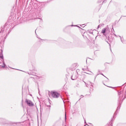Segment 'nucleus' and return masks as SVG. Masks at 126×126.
Returning a JSON list of instances; mask_svg holds the SVG:
<instances>
[{"mask_svg": "<svg viewBox=\"0 0 126 126\" xmlns=\"http://www.w3.org/2000/svg\"><path fill=\"white\" fill-rule=\"evenodd\" d=\"M0 58H1V59H3V56H1V57H0Z\"/></svg>", "mask_w": 126, "mask_h": 126, "instance_id": "6", "label": "nucleus"}, {"mask_svg": "<svg viewBox=\"0 0 126 126\" xmlns=\"http://www.w3.org/2000/svg\"><path fill=\"white\" fill-rule=\"evenodd\" d=\"M72 77H73V76H72V79L74 80L73 79H72Z\"/></svg>", "mask_w": 126, "mask_h": 126, "instance_id": "7", "label": "nucleus"}, {"mask_svg": "<svg viewBox=\"0 0 126 126\" xmlns=\"http://www.w3.org/2000/svg\"><path fill=\"white\" fill-rule=\"evenodd\" d=\"M65 120H66V113H65Z\"/></svg>", "mask_w": 126, "mask_h": 126, "instance_id": "4", "label": "nucleus"}, {"mask_svg": "<svg viewBox=\"0 0 126 126\" xmlns=\"http://www.w3.org/2000/svg\"><path fill=\"white\" fill-rule=\"evenodd\" d=\"M101 33H102V34H104V33H106V28H104V29L102 30Z\"/></svg>", "mask_w": 126, "mask_h": 126, "instance_id": "3", "label": "nucleus"}, {"mask_svg": "<svg viewBox=\"0 0 126 126\" xmlns=\"http://www.w3.org/2000/svg\"><path fill=\"white\" fill-rule=\"evenodd\" d=\"M2 67H5V64H4V65L2 66Z\"/></svg>", "mask_w": 126, "mask_h": 126, "instance_id": "5", "label": "nucleus"}, {"mask_svg": "<svg viewBox=\"0 0 126 126\" xmlns=\"http://www.w3.org/2000/svg\"><path fill=\"white\" fill-rule=\"evenodd\" d=\"M76 64V65H77V64Z\"/></svg>", "mask_w": 126, "mask_h": 126, "instance_id": "8", "label": "nucleus"}, {"mask_svg": "<svg viewBox=\"0 0 126 126\" xmlns=\"http://www.w3.org/2000/svg\"><path fill=\"white\" fill-rule=\"evenodd\" d=\"M49 96H51V97H53V98H58L59 95L58 93L54 91H51L49 93Z\"/></svg>", "mask_w": 126, "mask_h": 126, "instance_id": "1", "label": "nucleus"}, {"mask_svg": "<svg viewBox=\"0 0 126 126\" xmlns=\"http://www.w3.org/2000/svg\"><path fill=\"white\" fill-rule=\"evenodd\" d=\"M26 103H27V105H28V106H33L34 105V104L33 103V102H32V101H31V100H29L28 99H26Z\"/></svg>", "mask_w": 126, "mask_h": 126, "instance_id": "2", "label": "nucleus"}]
</instances>
